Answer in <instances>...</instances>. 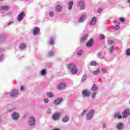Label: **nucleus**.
Returning <instances> with one entry per match:
<instances>
[{
  "label": "nucleus",
  "mask_w": 130,
  "mask_h": 130,
  "mask_svg": "<svg viewBox=\"0 0 130 130\" xmlns=\"http://www.w3.org/2000/svg\"><path fill=\"white\" fill-rule=\"evenodd\" d=\"M68 68L71 71L73 74H77L78 72V69H77V66L75 63H70L68 64Z\"/></svg>",
  "instance_id": "1"
},
{
  "label": "nucleus",
  "mask_w": 130,
  "mask_h": 130,
  "mask_svg": "<svg viewBox=\"0 0 130 130\" xmlns=\"http://www.w3.org/2000/svg\"><path fill=\"white\" fill-rule=\"evenodd\" d=\"M94 114V110L93 109L90 110L89 112L87 114L86 119L87 120H90L93 117V114Z\"/></svg>",
  "instance_id": "2"
},
{
  "label": "nucleus",
  "mask_w": 130,
  "mask_h": 130,
  "mask_svg": "<svg viewBox=\"0 0 130 130\" xmlns=\"http://www.w3.org/2000/svg\"><path fill=\"white\" fill-rule=\"evenodd\" d=\"M36 122L35 118L33 116H30L28 119V123L29 125H34Z\"/></svg>",
  "instance_id": "3"
},
{
  "label": "nucleus",
  "mask_w": 130,
  "mask_h": 130,
  "mask_svg": "<svg viewBox=\"0 0 130 130\" xmlns=\"http://www.w3.org/2000/svg\"><path fill=\"white\" fill-rule=\"evenodd\" d=\"M130 114V110L128 109L124 110L122 115L123 118H125V117H127L128 115Z\"/></svg>",
  "instance_id": "4"
},
{
  "label": "nucleus",
  "mask_w": 130,
  "mask_h": 130,
  "mask_svg": "<svg viewBox=\"0 0 130 130\" xmlns=\"http://www.w3.org/2000/svg\"><path fill=\"white\" fill-rule=\"evenodd\" d=\"M60 116V113H55L52 116V118L54 120H57Z\"/></svg>",
  "instance_id": "5"
},
{
  "label": "nucleus",
  "mask_w": 130,
  "mask_h": 130,
  "mask_svg": "<svg viewBox=\"0 0 130 130\" xmlns=\"http://www.w3.org/2000/svg\"><path fill=\"white\" fill-rule=\"evenodd\" d=\"M24 17H25V12H22L18 15L17 18L18 22H21V21H22V19H23Z\"/></svg>",
  "instance_id": "6"
},
{
  "label": "nucleus",
  "mask_w": 130,
  "mask_h": 130,
  "mask_svg": "<svg viewBox=\"0 0 130 130\" xmlns=\"http://www.w3.org/2000/svg\"><path fill=\"white\" fill-rule=\"evenodd\" d=\"M94 44V40L93 39H90L87 43H86V46L87 47H91V46H93Z\"/></svg>",
  "instance_id": "7"
},
{
  "label": "nucleus",
  "mask_w": 130,
  "mask_h": 130,
  "mask_svg": "<svg viewBox=\"0 0 130 130\" xmlns=\"http://www.w3.org/2000/svg\"><path fill=\"white\" fill-rule=\"evenodd\" d=\"M82 95L84 97H89L90 96V91L87 90H83Z\"/></svg>",
  "instance_id": "8"
},
{
  "label": "nucleus",
  "mask_w": 130,
  "mask_h": 130,
  "mask_svg": "<svg viewBox=\"0 0 130 130\" xmlns=\"http://www.w3.org/2000/svg\"><path fill=\"white\" fill-rule=\"evenodd\" d=\"M79 7L81 10H84V7H85V2L83 0H80L79 3Z\"/></svg>",
  "instance_id": "9"
},
{
  "label": "nucleus",
  "mask_w": 130,
  "mask_h": 130,
  "mask_svg": "<svg viewBox=\"0 0 130 130\" xmlns=\"http://www.w3.org/2000/svg\"><path fill=\"white\" fill-rule=\"evenodd\" d=\"M40 31V29L38 27H35L33 30V34L34 35H37L39 32Z\"/></svg>",
  "instance_id": "10"
},
{
  "label": "nucleus",
  "mask_w": 130,
  "mask_h": 130,
  "mask_svg": "<svg viewBox=\"0 0 130 130\" xmlns=\"http://www.w3.org/2000/svg\"><path fill=\"white\" fill-rule=\"evenodd\" d=\"M61 101H62V98H59L54 101V103L55 105H57L58 104H59Z\"/></svg>",
  "instance_id": "11"
},
{
  "label": "nucleus",
  "mask_w": 130,
  "mask_h": 130,
  "mask_svg": "<svg viewBox=\"0 0 130 130\" xmlns=\"http://www.w3.org/2000/svg\"><path fill=\"white\" fill-rule=\"evenodd\" d=\"M116 127L118 130H121L123 128V125H122V123H119L118 124L116 125Z\"/></svg>",
  "instance_id": "12"
},
{
  "label": "nucleus",
  "mask_w": 130,
  "mask_h": 130,
  "mask_svg": "<svg viewBox=\"0 0 130 130\" xmlns=\"http://www.w3.org/2000/svg\"><path fill=\"white\" fill-rule=\"evenodd\" d=\"M88 38V35H85L83 37H82L80 41L81 42H85Z\"/></svg>",
  "instance_id": "13"
},
{
  "label": "nucleus",
  "mask_w": 130,
  "mask_h": 130,
  "mask_svg": "<svg viewBox=\"0 0 130 130\" xmlns=\"http://www.w3.org/2000/svg\"><path fill=\"white\" fill-rule=\"evenodd\" d=\"M66 87V83H60L58 87L59 90H62Z\"/></svg>",
  "instance_id": "14"
},
{
  "label": "nucleus",
  "mask_w": 130,
  "mask_h": 130,
  "mask_svg": "<svg viewBox=\"0 0 130 130\" xmlns=\"http://www.w3.org/2000/svg\"><path fill=\"white\" fill-rule=\"evenodd\" d=\"M18 93H19V91L16 89H14L13 90V92L11 94V97H15V96H17V95H18Z\"/></svg>",
  "instance_id": "15"
},
{
  "label": "nucleus",
  "mask_w": 130,
  "mask_h": 130,
  "mask_svg": "<svg viewBox=\"0 0 130 130\" xmlns=\"http://www.w3.org/2000/svg\"><path fill=\"white\" fill-rule=\"evenodd\" d=\"M55 10L56 12H61L62 11V7L60 5H57L55 8Z\"/></svg>",
  "instance_id": "16"
},
{
  "label": "nucleus",
  "mask_w": 130,
  "mask_h": 130,
  "mask_svg": "<svg viewBox=\"0 0 130 130\" xmlns=\"http://www.w3.org/2000/svg\"><path fill=\"white\" fill-rule=\"evenodd\" d=\"M12 117L14 119H18L19 118V114L17 113H14L12 115Z\"/></svg>",
  "instance_id": "17"
},
{
  "label": "nucleus",
  "mask_w": 130,
  "mask_h": 130,
  "mask_svg": "<svg viewBox=\"0 0 130 130\" xmlns=\"http://www.w3.org/2000/svg\"><path fill=\"white\" fill-rule=\"evenodd\" d=\"M69 116H65L64 117H63L62 119V122H68V121H69Z\"/></svg>",
  "instance_id": "18"
},
{
  "label": "nucleus",
  "mask_w": 130,
  "mask_h": 130,
  "mask_svg": "<svg viewBox=\"0 0 130 130\" xmlns=\"http://www.w3.org/2000/svg\"><path fill=\"white\" fill-rule=\"evenodd\" d=\"M85 16H86V14L82 15V16L80 18L79 20V22L81 23V22H83L84 20H85Z\"/></svg>",
  "instance_id": "19"
},
{
  "label": "nucleus",
  "mask_w": 130,
  "mask_h": 130,
  "mask_svg": "<svg viewBox=\"0 0 130 130\" xmlns=\"http://www.w3.org/2000/svg\"><path fill=\"white\" fill-rule=\"evenodd\" d=\"M96 18L95 17H93L92 18L91 21L90 23V25H94V24H95V23H96Z\"/></svg>",
  "instance_id": "20"
},
{
  "label": "nucleus",
  "mask_w": 130,
  "mask_h": 130,
  "mask_svg": "<svg viewBox=\"0 0 130 130\" xmlns=\"http://www.w3.org/2000/svg\"><path fill=\"white\" fill-rule=\"evenodd\" d=\"M2 9L3 11H8L10 9V7L9 6H2Z\"/></svg>",
  "instance_id": "21"
},
{
  "label": "nucleus",
  "mask_w": 130,
  "mask_h": 130,
  "mask_svg": "<svg viewBox=\"0 0 130 130\" xmlns=\"http://www.w3.org/2000/svg\"><path fill=\"white\" fill-rule=\"evenodd\" d=\"M68 5L69 6V9L72 10V8H73V5H74V2H73V1L69 2L68 3Z\"/></svg>",
  "instance_id": "22"
},
{
  "label": "nucleus",
  "mask_w": 130,
  "mask_h": 130,
  "mask_svg": "<svg viewBox=\"0 0 130 130\" xmlns=\"http://www.w3.org/2000/svg\"><path fill=\"white\" fill-rule=\"evenodd\" d=\"M20 48H21V49H24V48H26V44H21L20 45Z\"/></svg>",
  "instance_id": "23"
},
{
  "label": "nucleus",
  "mask_w": 130,
  "mask_h": 130,
  "mask_svg": "<svg viewBox=\"0 0 130 130\" xmlns=\"http://www.w3.org/2000/svg\"><path fill=\"white\" fill-rule=\"evenodd\" d=\"M98 89V88L97 87V86H96V85L94 84L93 85L91 90L92 91H96L97 90V89Z\"/></svg>",
  "instance_id": "24"
},
{
  "label": "nucleus",
  "mask_w": 130,
  "mask_h": 130,
  "mask_svg": "<svg viewBox=\"0 0 130 130\" xmlns=\"http://www.w3.org/2000/svg\"><path fill=\"white\" fill-rule=\"evenodd\" d=\"M87 78V75L86 74L84 75L82 78L81 82H85Z\"/></svg>",
  "instance_id": "25"
},
{
  "label": "nucleus",
  "mask_w": 130,
  "mask_h": 130,
  "mask_svg": "<svg viewBox=\"0 0 130 130\" xmlns=\"http://www.w3.org/2000/svg\"><path fill=\"white\" fill-rule=\"evenodd\" d=\"M47 96H48V97H53V96H54V94L51 92H49L47 93Z\"/></svg>",
  "instance_id": "26"
},
{
  "label": "nucleus",
  "mask_w": 130,
  "mask_h": 130,
  "mask_svg": "<svg viewBox=\"0 0 130 130\" xmlns=\"http://www.w3.org/2000/svg\"><path fill=\"white\" fill-rule=\"evenodd\" d=\"M100 73V70L97 69L96 71H93L94 75H98Z\"/></svg>",
  "instance_id": "27"
},
{
  "label": "nucleus",
  "mask_w": 130,
  "mask_h": 130,
  "mask_svg": "<svg viewBox=\"0 0 130 130\" xmlns=\"http://www.w3.org/2000/svg\"><path fill=\"white\" fill-rule=\"evenodd\" d=\"M46 74V70L44 69L41 71V75L44 76Z\"/></svg>",
  "instance_id": "28"
},
{
  "label": "nucleus",
  "mask_w": 130,
  "mask_h": 130,
  "mask_svg": "<svg viewBox=\"0 0 130 130\" xmlns=\"http://www.w3.org/2000/svg\"><path fill=\"white\" fill-rule=\"evenodd\" d=\"M115 117H118V119H121V118H122V116L116 114L115 115Z\"/></svg>",
  "instance_id": "29"
},
{
  "label": "nucleus",
  "mask_w": 130,
  "mask_h": 130,
  "mask_svg": "<svg viewBox=\"0 0 130 130\" xmlns=\"http://www.w3.org/2000/svg\"><path fill=\"white\" fill-rule=\"evenodd\" d=\"M104 38H105V36L103 35H101L100 36V40H103V39H104Z\"/></svg>",
  "instance_id": "30"
},
{
  "label": "nucleus",
  "mask_w": 130,
  "mask_h": 130,
  "mask_svg": "<svg viewBox=\"0 0 130 130\" xmlns=\"http://www.w3.org/2000/svg\"><path fill=\"white\" fill-rule=\"evenodd\" d=\"M90 66H97V63L96 61H92L90 63Z\"/></svg>",
  "instance_id": "31"
},
{
  "label": "nucleus",
  "mask_w": 130,
  "mask_h": 130,
  "mask_svg": "<svg viewBox=\"0 0 130 130\" xmlns=\"http://www.w3.org/2000/svg\"><path fill=\"white\" fill-rule=\"evenodd\" d=\"M126 54L128 56L130 55V49H127L126 50Z\"/></svg>",
  "instance_id": "32"
},
{
  "label": "nucleus",
  "mask_w": 130,
  "mask_h": 130,
  "mask_svg": "<svg viewBox=\"0 0 130 130\" xmlns=\"http://www.w3.org/2000/svg\"><path fill=\"white\" fill-rule=\"evenodd\" d=\"M113 43H114V41L110 40L108 41L109 45H111V44H113Z\"/></svg>",
  "instance_id": "33"
},
{
  "label": "nucleus",
  "mask_w": 130,
  "mask_h": 130,
  "mask_svg": "<svg viewBox=\"0 0 130 130\" xmlns=\"http://www.w3.org/2000/svg\"><path fill=\"white\" fill-rule=\"evenodd\" d=\"M54 55V53L53 52H51L48 53V56H53Z\"/></svg>",
  "instance_id": "34"
},
{
  "label": "nucleus",
  "mask_w": 130,
  "mask_h": 130,
  "mask_svg": "<svg viewBox=\"0 0 130 130\" xmlns=\"http://www.w3.org/2000/svg\"><path fill=\"white\" fill-rule=\"evenodd\" d=\"M82 53H83V51L82 50H79L77 52L78 55H81Z\"/></svg>",
  "instance_id": "35"
},
{
  "label": "nucleus",
  "mask_w": 130,
  "mask_h": 130,
  "mask_svg": "<svg viewBox=\"0 0 130 130\" xmlns=\"http://www.w3.org/2000/svg\"><path fill=\"white\" fill-rule=\"evenodd\" d=\"M53 43H54L53 38H52L50 41V44L52 45V44H53Z\"/></svg>",
  "instance_id": "36"
},
{
  "label": "nucleus",
  "mask_w": 130,
  "mask_h": 130,
  "mask_svg": "<svg viewBox=\"0 0 130 130\" xmlns=\"http://www.w3.org/2000/svg\"><path fill=\"white\" fill-rule=\"evenodd\" d=\"M120 27L119 26V25H116L115 27H114V29L115 30H118V29H119Z\"/></svg>",
  "instance_id": "37"
},
{
  "label": "nucleus",
  "mask_w": 130,
  "mask_h": 130,
  "mask_svg": "<svg viewBox=\"0 0 130 130\" xmlns=\"http://www.w3.org/2000/svg\"><path fill=\"white\" fill-rule=\"evenodd\" d=\"M54 14V13L52 11H50L49 13V15H50V17H53Z\"/></svg>",
  "instance_id": "38"
},
{
  "label": "nucleus",
  "mask_w": 130,
  "mask_h": 130,
  "mask_svg": "<svg viewBox=\"0 0 130 130\" xmlns=\"http://www.w3.org/2000/svg\"><path fill=\"white\" fill-rule=\"evenodd\" d=\"M47 113H48V114H49V113H51V109H49L47 110Z\"/></svg>",
  "instance_id": "39"
},
{
  "label": "nucleus",
  "mask_w": 130,
  "mask_h": 130,
  "mask_svg": "<svg viewBox=\"0 0 130 130\" xmlns=\"http://www.w3.org/2000/svg\"><path fill=\"white\" fill-rule=\"evenodd\" d=\"M110 51L111 52H113V51H114V47H111V48L110 49Z\"/></svg>",
  "instance_id": "40"
},
{
  "label": "nucleus",
  "mask_w": 130,
  "mask_h": 130,
  "mask_svg": "<svg viewBox=\"0 0 130 130\" xmlns=\"http://www.w3.org/2000/svg\"><path fill=\"white\" fill-rule=\"evenodd\" d=\"M97 94L96 92H94L92 93V98H94L95 96H96V94Z\"/></svg>",
  "instance_id": "41"
},
{
  "label": "nucleus",
  "mask_w": 130,
  "mask_h": 130,
  "mask_svg": "<svg viewBox=\"0 0 130 130\" xmlns=\"http://www.w3.org/2000/svg\"><path fill=\"white\" fill-rule=\"evenodd\" d=\"M44 103H48V99H45L44 100Z\"/></svg>",
  "instance_id": "42"
},
{
  "label": "nucleus",
  "mask_w": 130,
  "mask_h": 130,
  "mask_svg": "<svg viewBox=\"0 0 130 130\" xmlns=\"http://www.w3.org/2000/svg\"><path fill=\"white\" fill-rule=\"evenodd\" d=\"M98 13H101L102 12V8H99L98 10Z\"/></svg>",
  "instance_id": "43"
},
{
  "label": "nucleus",
  "mask_w": 130,
  "mask_h": 130,
  "mask_svg": "<svg viewBox=\"0 0 130 130\" xmlns=\"http://www.w3.org/2000/svg\"><path fill=\"white\" fill-rule=\"evenodd\" d=\"M86 113L87 112L86 111H83L82 113V115H85V114H86Z\"/></svg>",
  "instance_id": "44"
},
{
  "label": "nucleus",
  "mask_w": 130,
  "mask_h": 130,
  "mask_svg": "<svg viewBox=\"0 0 130 130\" xmlns=\"http://www.w3.org/2000/svg\"><path fill=\"white\" fill-rule=\"evenodd\" d=\"M25 89V87H24V86H21V88H20V90L21 91H23V90H24Z\"/></svg>",
  "instance_id": "45"
},
{
  "label": "nucleus",
  "mask_w": 130,
  "mask_h": 130,
  "mask_svg": "<svg viewBox=\"0 0 130 130\" xmlns=\"http://www.w3.org/2000/svg\"><path fill=\"white\" fill-rule=\"evenodd\" d=\"M120 21L121 22H124V18H121L120 19Z\"/></svg>",
  "instance_id": "46"
},
{
  "label": "nucleus",
  "mask_w": 130,
  "mask_h": 130,
  "mask_svg": "<svg viewBox=\"0 0 130 130\" xmlns=\"http://www.w3.org/2000/svg\"><path fill=\"white\" fill-rule=\"evenodd\" d=\"M102 71L103 73H106V70H105V69H102Z\"/></svg>",
  "instance_id": "47"
},
{
  "label": "nucleus",
  "mask_w": 130,
  "mask_h": 130,
  "mask_svg": "<svg viewBox=\"0 0 130 130\" xmlns=\"http://www.w3.org/2000/svg\"><path fill=\"white\" fill-rule=\"evenodd\" d=\"M103 127V128H105V127H106V124L104 123Z\"/></svg>",
  "instance_id": "48"
},
{
  "label": "nucleus",
  "mask_w": 130,
  "mask_h": 130,
  "mask_svg": "<svg viewBox=\"0 0 130 130\" xmlns=\"http://www.w3.org/2000/svg\"><path fill=\"white\" fill-rule=\"evenodd\" d=\"M12 23H13V22L10 21V22L8 23V26H10V25H11V24H12Z\"/></svg>",
  "instance_id": "49"
},
{
  "label": "nucleus",
  "mask_w": 130,
  "mask_h": 130,
  "mask_svg": "<svg viewBox=\"0 0 130 130\" xmlns=\"http://www.w3.org/2000/svg\"><path fill=\"white\" fill-rule=\"evenodd\" d=\"M53 130H59V129L55 128V129H54Z\"/></svg>",
  "instance_id": "50"
},
{
  "label": "nucleus",
  "mask_w": 130,
  "mask_h": 130,
  "mask_svg": "<svg viewBox=\"0 0 130 130\" xmlns=\"http://www.w3.org/2000/svg\"><path fill=\"white\" fill-rule=\"evenodd\" d=\"M1 121H2V119H0V122H1Z\"/></svg>",
  "instance_id": "51"
},
{
  "label": "nucleus",
  "mask_w": 130,
  "mask_h": 130,
  "mask_svg": "<svg viewBox=\"0 0 130 130\" xmlns=\"http://www.w3.org/2000/svg\"><path fill=\"white\" fill-rule=\"evenodd\" d=\"M0 1H4V0H0Z\"/></svg>",
  "instance_id": "52"
}]
</instances>
